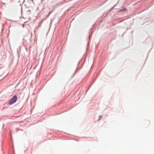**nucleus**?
Here are the masks:
<instances>
[{
	"label": "nucleus",
	"instance_id": "1",
	"mask_svg": "<svg viewBox=\"0 0 154 154\" xmlns=\"http://www.w3.org/2000/svg\"><path fill=\"white\" fill-rule=\"evenodd\" d=\"M17 100V96L16 95H14L12 98L9 101L8 104L9 105H11L13 104Z\"/></svg>",
	"mask_w": 154,
	"mask_h": 154
},
{
	"label": "nucleus",
	"instance_id": "2",
	"mask_svg": "<svg viewBox=\"0 0 154 154\" xmlns=\"http://www.w3.org/2000/svg\"><path fill=\"white\" fill-rule=\"evenodd\" d=\"M51 13V12H50L49 13V14H48V15H49V14H50Z\"/></svg>",
	"mask_w": 154,
	"mask_h": 154
}]
</instances>
